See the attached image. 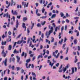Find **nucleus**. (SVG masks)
I'll return each instance as SVG.
<instances>
[{
	"mask_svg": "<svg viewBox=\"0 0 80 80\" xmlns=\"http://www.w3.org/2000/svg\"><path fill=\"white\" fill-rule=\"evenodd\" d=\"M19 25V22H18V20H17L16 21V28H18V25Z\"/></svg>",
	"mask_w": 80,
	"mask_h": 80,
	"instance_id": "nucleus-12",
	"label": "nucleus"
},
{
	"mask_svg": "<svg viewBox=\"0 0 80 80\" xmlns=\"http://www.w3.org/2000/svg\"><path fill=\"white\" fill-rule=\"evenodd\" d=\"M51 38L52 39V40L51 41V42H54V38H53V37H52Z\"/></svg>",
	"mask_w": 80,
	"mask_h": 80,
	"instance_id": "nucleus-31",
	"label": "nucleus"
},
{
	"mask_svg": "<svg viewBox=\"0 0 80 80\" xmlns=\"http://www.w3.org/2000/svg\"><path fill=\"white\" fill-rule=\"evenodd\" d=\"M22 27L23 28H25L24 31H26V29H27V27L25 26V24L24 23H22Z\"/></svg>",
	"mask_w": 80,
	"mask_h": 80,
	"instance_id": "nucleus-9",
	"label": "nucleus"
},
{
	"mask_svg": "<svg viewBox=\"0 0 80 80\" xmlns=\"http://www.w3.org/2000/svg\"><path fill=\"white\" fill-rule=\"evenodd\" d=\"M40 3L41 4H42V3H43V0H41L40 1Z\"/></svg>",
	"mask_w": 80,
	"mask_h": 80,
	"instance_id": "nucleus-59",
	"label": "nucleus"
},
{
	"mask_svg": "<svg viewBox=\"0 0 80 80\" xmlns=\"http://www.w3.org/2000/svg\"><path fill=\"white\" fill-rule=\"evenodd\" d=\"M27 52L25 53V55H24V58H26V57H27Z\"/></svg>",
	"mask_w": 80,
	"mask_h": 80,
	"instance_id": "nucleus-48",
	"label": "nucleus"
},
{
	"mask_svg": "<svg viewBox=\"0 0 80 80\" xmlns=\"http://www.w3.org/2000/svg\"><path fill=\"white\" fill-rule=\"evenodd\" d=\"M8 34L9 35H12V32H11L9 31L8 32Z\"/></svg>",
	"mask_w": 80,
	"mask_h": 80,
	"instance_id": "nucleus-45",
	"label": "nucleus"
},
{
	"mask_svg": "<svg viewBox=\"0 0 80 80\" xmlns=\"http://www.w3.org/2000/svg\"><path fill=\"white\" fill-rule=\"evenodd\" d=\"M74 3L76 4V3H77V0H74Z\"/></svg>",
	"mask_w": 80,
	"mask_h": 80,
	"instance_id": "nucleus-49",
	"label": "nucleus"
},
{
	"mask_svg": "<svg viewBox=\"0 0 80 80\" xmlns=\"http://www.w3.org/2000/svg\"><path fill=\"white\" fill-rule=\"evenodd\" d=\"M4 80H7V77H6L4 79Z\"/></svg>",
	"mask_w": 80,
	"mask_h": 80,
	"instance_id": "nucleus-63",
	"label": "nucleus"
},
{
	"mask_svg": "<svg viewBox=\"0 0 80 80\" xmlns=\"http://www.w3.org/2000/svg\"><path fill=\"white\" fill-rule=\"evenodd\" d=\"M45 23H46V21H44L43 22H41V24L42 25V26H43V25H45Z\"/></svg>",
	"mask_w": 80,
	"mask_h": 80,
	"instance_id": "nucleus-18",
	"label": "nucleus"
},
{
	"mask_svg": "<svg viewBox=\"0 0 80 80\" xmlns=\"http://www.w3.org/2000/svg\"><path fill=\"white\" fill-rule=\"evenodd\" d=\"M17 53V50H15L14 51L13 53Z\"/></svg>",
	"mask_w": 80,
	"mask_h": 80,
	"instance_id": "nucleus-64",
	"label": "nucleus"
},
{
	"mask_svg": "<svg viewBox=\"0 0 80 80\" xmlns=\"http://www.w3.org/2000/svg\"><path fill=\"white\" fill-rule=\"evenodd\" d=\"M73 32L72 31H70L69 32V33H71V34H73Z\"/></svg>",
	"mask_w": 80,
	"mask_h": 80,
	"instance_id": "nucleus-37",
	"label": "nucleus"
},
{
	"mask_svg": "<svg viewBox=\"0 0 80 80\" xmlns=\"http://www.w3.org/2000/svg\"><path fill=\"white\" fill-rule=\"evenodd\" d=\"M45 8H43L42 9V13H43L45 12Z\"/></svg>",
	"mask_w": 80,
	"mask_h": 80,
	"instance_id": "nucleus-28",
	"label": "nucleus"
},
{
	"mask_svg": "<svg viewBox=\"0 0 80 80\" xmlns=\"http://www.w3.org/2000/svg\"><path fill=\"white\" fill-rule=\"evenodd\" d=\"M67 26L65 25L64 28V30L66 31V30H67Z\"/></svg>",
	"mask_w": 80,
	"mask_h": 80,
	"instance_id": "nucleus-38",
	"label": "nucleus"
},
{
	"mask_svg": "<svg viewBox=\"0 0 80 80\" xmlns=\"http://www.w3.org/2000/svg\"><path fill=\"white\" fill-rule=\"evenodd\" d=\"M22 5L24 6V8H25V7H28V2L26 5V3H25V2H22Z\"/></svg>",
	"mask_w": 80,
	"mask_h": 80,
	"instance_id": "nucleus-5",
	"label": "nucleus"
},
{
	"mask_svg": "<svg viewBox=\"0 0 80 80\" xmlns=\"http://www.w3.org/2000/svg\"><path fill=\"white\" fill-rule=\"evenodd\" d=\"M48 63H49V65L50 66L52 67V66L53 65L54 63H56V61H53V62L52 63H51V62H50V60H48Z\"/></svg>",
	"mask_w": 80,
	"mask_h": 80,
	"instance_id": "nucleus-4",
	"label": "nucleus"
},
{
	"mask_svg": "<svg viewBox=\"0 0 80 80\" xmlns=\"http://www.w3.org/2000/svg\"><path fill=\"white\" fill-rule=\"evenodd\" d=\"M52 26H53V27H55V23L53 22L52 24Z\"/></svg>",
	"mask_w": 80,
	"mask_h": 80,
	"instance_id": "nucleus-52",
	"label": "nucleus"
},
{
	"mask_svg": "<svg viewBox=\"0 0 80 80\" xmlns=\"http://www.w3.org/2000/svg\"><path fill=\"white\" fill-rule=\"evenodd\" d=\"M63 39H61V41H59V42H58V43L59 44H62V42H63Z\"/></svg>",
	"mask_w": 80,
	"mask_h": 80,
	"instance_id": "nucleus-22",
	"label": "nucleus"
},
{
	"mask_svg": "<svg viewBox=\"0 0 80 80\" xmlns=\"http://www.w3.org/2000/svg\"><path fill=\"white\" fill-rule=\"evenodd\" d=\"M32 41H30V44L29 45L30 47L32 46Z\"/></svg>",
	"mask_w": 80,
	"mask_h": 80,
	"instance_id": "nucleus-35",
	"label": "nucleus"
},
{
	"mask_svg": "<svg viewBox=\"0 0 80 80\" xmlns=\"http://www.w3.org/2000/svg\"><path fill=\"white\" fill-rule=\"evenodd\" d=\"M27 32L28 33V34H27V35H29V33H30V31L29 30V29L28 28L27 30Z\"/></svg>",
	"mask_w": 80,
	"mask_h": 80,
	"instance_id": "nucleus-23",
	"label": "nucleus"
},
{
	"mask_svg": "<svg viewBox=\"0 0 80 80\" xmlns=\"http://www.w3.org/2000/svg\"><path fill=\"white\" fill-rule=\"evenodd\" d=\"M37 27H41V24L40 23H38L37 25Z\"/></svg>",
	"mask_w": 80,
	"mask_h": 80,
	"instance_id": "nucleus-26",
	"label": "nucleus"
},
{
	"mask_svg": "<svg viewBox=\"0 0 80 80\" xmlns=\"http://www.w3.org/2000/svg\"><path fill=\"white\" fill-rule=\"evenodd\" d=\"M8 50H12V46L11 45H9L8 48Z\"/></svg>",
	"mask_w": 80,
	"mask_h": 80,
	"instance_id": "nucleus-20",
	"label": "nucleus"
},
{
	"mask_svg": "<svg viewBox=\"0 0 80 80\" xmlns=\"http://www.w3.org/2000/svg\"><path fill=\"white\" fill-rule=\"evenodd\" d=\"M53 55L54 57H55V58H58V57H59V56L60 55V52L58 53L57 56L56 54H55V52H53Z\"/></svg>",
	"mask_w": 80,
	"mask_h": 80,
	"instance_id": "nucleus-6",
	"label": "nucleus"
},
{
	"mask_svg": "<svg viewBox=\"0 0 80 80\" xmlns=\"http://www.w3.org/2000/svg\"><path fill=\"white\" fill-rule=\"evenodd\" d=\"M56 17V14H53L52 17H51V18H54Z\"/></svg>",
	"mask_w": 80,
	"mask_h": 80,
	"instance_id": "nucleus-24",
	"label": "nucleus"
},
{
	"mask_svg": "<svg viewBox=\"0 0 80 80\" xmlns=\"http://www.w3.org/2000/svg\"><path fill=\"white\" fill-rule=\"evenodd\" d=\"M35 56H34L33 57L32 59V61H34V60H35Z\"/></svg>",
	"mask_w": 80,
	"mask_h": 80,
	"instance_id": "nucleus-55",
	"label": "nucleus"
},
{
	"mask_svg": "<svg viewBox=\"0 0 80 80\" xmlns=\"http://www.w3.org/2000/svg\"><path fill=\"white\" fill-rule=\"evenodd\" d=\"M72 74H73V73H74L75 71H74V68H72Z\"/></svg>",
	"mask_w": 80,
	"mask_h": 80,
	"instance_id": "nucleus-29",
	"label": "nucleus"
},
{
	"mask_svg": "<svg viewBox=\"0 0 80 80\" xmlns=\"http://www.w3.org/2000/svg\"><path fill=\"white\" fill-rule=\"evenodd\" d=\"M78 68V70L80 69V62H79L77 63Z\"/></svg>",
	"mask_w": 80,
	"mask_h": 80,
	"instance_id": "nucleus-13",
	"label": "nucleus"
},
{
	"mask_svg": "<svg viewBox=\"0 0 80 80\" xmlns=\"http://www.w3.org/2000/svg\"><path fill=\"white\" fill-rule=\"evenodd\" d=\"M2 49L3 50L2 51V55L3 56V57L5 58L6 56H7V53H6L5 52H4V46H2L1 47Z\"/></svg>",
	"mask_w": 80,
	"mask_h": 80,
	"instance_id": "nucleus-3",
	"label": "nucleus"
},
{
	"mask_svg": "<svg viewBox=\"0 0 80 80\" xmlns=\"http://www.w3.org/2000/svg\"><path fill=\"white\" fill-rule=\"evenodd\" d=\"M16 44H17V42H15L14 45L13 46V47L14 48V47H15V45H16Z\"/></svg>",
	"mask_w": 80,
	"mask_h": 80,
	"instance_id": "nucleus-43",
	"label": "nucleus"
},
{
	"mask_svg": "<svg viewBox=\"0 0 80 80\" xmlns=\"http://www.w3.org/2000/svg\"><path fill=\"white\" fill-rule=\"evenodd\" d=\"M79 35V32H78L77 33V36L78 37Z\"/></svg>",
	"mask_w": 80,
	"mask_h": 80,
	"instance_id": "nucleus-62",
	"label": "nucleus"
},
{
	"mask_svg": "<svg viewBox=\"0 0 80 80\" xmlns=\"http://www.w3.org/2000/svg\"><path fill=\"white\" fill-rule=\"evenodd\" d=\"M58 29V27H56L55 28V31L57 32V31Z\"/></svg>",
	"mask_w": 80,
	"mask_h": 80,
	"instance_id": "nucleus-44",
	"label": "nucleus"
},
{
	"mask_svg": "<svg viewBox=\"0 0 80 80\" xmlns=\"http://www.w3.org/2000/svg\"><path fill=\"white\" fill-rule=\"evenodd\" d=\"M30 59H28L26 60L27 63H26V66L27 68H30V67L31 66V64H29L28 67V62H30Z\"/></svg>",
	"mask_w": 80,
	"mask_h": 80,
	"instance_id": "nucleus-2",
	"label": "nucleus"
},
{
	"mask_svg": "<svg viewBox=\"0 0 80 80\" xmlns=\"http://www.w3.org/2000/svg\"><path fill=\"white\" fill-rule=\"evenodd\" d=\"M60 15H61V17H63V16H64V14H63V12H61Z\"/></svg>",
	"mask_w": 80,
	"mask_h": 80,
	"instance_id": "nucleus-30",
	"label": "nucleus"
},
{
	"mask_svg": "<svg viewBox=\"0 0 80 80\" xmlns=\"http://www.w3.org/2000/svg\"><path fill=\"white\" fill-rule=\"evenodd\" d=\"M74 43L75 44H77V40L75 39L74 41Z\"/></svg>",
	"mask_w": 80,
	"mask_h": 80,
	"instance_id": "nucleus-40",
	"label": "nucleus"
},
{
	"mask_svg": "<svg viewBox=\"0 0 80 80\" xmlns=\"http://www.w3.org/2000/svg\"><path fill=\"white\" fill-rule=\"evenodd\" d=\"M6 17L7 18H8V17L9 18H10V15H9V14H8V12H7L6 13Z\"/></svg>",
	"mask_w": 80,
	"mask_h": 80,
	"instance_id": "nucleus-16",
	"label": "nucleus"
},
{
	"mask_svg": "<svg viewBox=\"0 0 80 80\" xmlns=\"http://www.w3.org/2000/svg\"><path fill=\"white\" fill-rule=\"evenodd\" d=\"M32 75L33 76L34 75L35 77H36V75L35 74V72H32Z\"/></svg>",
	"mask_w": 80,
	"mask_h": 80,
	"instance_id": "nucleus-33",
	"label": "nucleus"
},
{
	"mask_svg": "<svg viewBox=\"0 0 80 80\" xmlns=\"http://www.w3.org/2000/svg\"><path fill=\"white\" fill-rule=\"evenodd\" d=\"M10 22H8V24L7 25V26L8 27H10Z\"/></svg>",
	"mask_w": 80,
	"mask_h": 80,
	"instance_id": "nucleus-47",
	"label": "nucleus"
},
{
	"mask_svg": "<svg viewBox=\"0 0 80 80\" xmlns=\"http://www.w3.org/2000/svg\"><path fill=\"white\" fill-rule=\"evenodd\" d=\"M20 17H21V16L20 15L19 16H17V18H18V19H20Z\"/></svg>",
	"mask_w": 80,
	"mask_h": 80,
	"instance_id": "nucleus-53",
	"label": "nucleus"
},
{
	"mask_svg": "<svg viewBox=\"0 0 80 80\" xmlns=\"http://www.w3.org/2000/svg\"><path fill=\"white\" fill-rule=\"evenodd\" d=\"M31 68H34V65H33V64H32L31 65Z\"/></svg>",
	"mask_w": 80,
	"mask_h": 80,
	"instance_id": "nucleus-56",
	"label": "nucleus"
},
{
	"mask_svg": "<svg viewBox=\"0 0 80 80\" xmlns=\"http://www.w3.org/2000/svg\"><path fill=\"white\" fill-rule=\"evenodd\" d=\"M16 69L17 71H18L20 69V67H17Z\"/></svg>",
	"mask_w": 80,
	"mask_h": 80,
	"instance_id": "nucleus-39",
	"label": "nucleus"
},
{
	"mask_svg": "<svg viewBox=\"0 0 80 80\" xmlns=\"http://www.w3.org/2000/svg\"><path fill=\"white\" fill-rule=\"evenodd\" d=\"M78 51H80V47L79 46H78Z\"/></svg>",
	"mask_w": 80,
	"mask_h": 80,
	"instance_id": "nucleus-54",
	"label": "nucleus"
},
{
	"mask_svg": "<svg viewBox=\"0 0 80 80\" xmlns=\"http://www.w3.org/2000/svg\"><path fill=\"white\" fill-rule=\"evenodd\" d=\"M16 58H17V62H19L20 61V58L18 56H16Z\"/></svg>",
	"mask_w": 80,
	"mask_h": 80,
	"instance_id": "nucleus-11",
	"label": "nucleus"
},
{
	"mask_svg": "<svg viewBox=\"0 0 80 80\" xmlns=\"http://www.w3.org/2000/svg\"><path fill=\"white\" fill-rule=\"evenodd\" d=\"M63 29H64V28L63 26H62V27L61 28V32L62 33V32H63Z\"/></svg>",
	"mask_w": 80,
	"mask_h": 80,
	"instance_id": "nucleus-36",
	"label": "nucleus"
},
{
	"mask_svg": "<svg viewBox=\"0 0 80 80\" xmlns=\"http://www.w3.org/2000/svg\"><path fill=\"white\" fill-rule=\"evenodd\" d=\"M22 36V34H19L18 37V38H20V37Z\"/></svg>",
	"mask_w": 80,
	"mask_h": 80,
	"instance_id": "nucleus-60",
	"label": "nucleus"
},
{
	"mask_svg": "<svg viewBox=\"0 0 80 80\" xmlns=\"http://www.w3.org/2000/svg\"><path fill=\"white\" fill-rule=\"evenodd\" d=\"M2 38H4L5 37V34H3L2 36Z\"/></svg>",
	"mask_w": 80,
	"mask_h": 80,
	"instance_id": "nucleus-57",
	"label": "nucleus"
},
{
	"mask_svg": "<svg viewBox=\"0 0 80 80\" xmlns=\"http://www.w3.org/2000/svg\"><path fill=\"white\" fill-rule=\"evenodd\" d=\"M30 39L31 40H32L33 39V38H28V41H27V43L28 44L29 43V42H30Z\"/></svg>",
	"mask_w": 80,
	"mask_h": 80,
	"instance_id": "nucleus-14",
	"label": "nucleus"
},
{
	"mask_svg": "<svg viewBox=\"0 0 80 80\" xmlns=\"http://www.w3.org/2000/svg\"><path fill=\"white\" fill-rule=\"evenodd\" d=\"M51 27V26L50 25H49L48 27L49 29H50L51 28V30H50L48 32V36H49L50 35V34H51V33H52V32H53V26H52L51 28H50Z\"/></svg>",
	"mask_w": 80,
	"mask_h": 80,
	"instance_id": "nucleus-1",
	"label": "nucleus"
},
{
	"mask_svg": "<svg viewBox=\"0 0 80 80\" xmlns=\"http://www.w3.org/2000/svg\"><path fill=\"white\" fill-rule=\"evenodd\" d=\"M27 20H28V18L26 17H23L22 18V21H23V22H25V21H27Z\"/></svg>",
	"mask_w": 80,
	"mask_h": 80,
	"instance_id": "nucleus-10",
	"label": "nucleus"
},
{
	"mask_svg": "<svg viewBox=\"0 0 80 80\" xmlns=\"http://www.w3.org/2000/svg\"><path fill=\"white\" fill-rule=\"evenodd\" d=\"M12 62H15V58L14 57L13 58H12Z\"/></svg>",
	"mask_w": 80,
	"mask_h": 80,
	"instance_id": "nucleus-46",
	"label": "nucleus"
},
{
	"mask_svg": "<svg viewBox=\"0 0 80 80\" xmlns=\"http://www.w3.org/2000/svg\"><path fill=\"white\" fill-rule=\"evenodd\" d=\"M62 67H63V65L62 64L59 68V70H60V69L62 68Z\"/></svg>",
	"mask_w": 80,
	"mask_h": 80,
	"instance_id": "nucleus-58",
	"label": "nucleus"
},
{
	"mask_svg": "<svg viewBox=\"0 0 80 80\" xmlns=\"http://www.w3.org/2000/svg\"><path fill=\"white\" fill-rule=\"evenodd\" d=\"M43 58V56H40V55H39L38 57V59L39 58Z\"/></svg>",
	"mask_w": 80,
	"mask_h": 80,
	"instance_id": "nucleus-32",
	"label": "nucleus"
},
{
	"mask_svg": "<svg viewBox=\"0 0 80 80\" xmlns=\"http://www.w3.org/2000/svg\"><path fill=\"white\" fill-rule=\"evenodd\" d=\"M12 70H14V69L15 68V66H13L12 67H11Z\"/></svg>",
	"mask_w": 80,
	"mask_h": 80,
	"instance_id": "nucleus-50",
	"label": "nucleus"
},
{
	"mask_svg": "<svg viewBox=\"0 0 80 80\" xmlns=\"http://www.w3.org/2000/svg\"><path fill=\"white\" fill-rule=\"evenodd\" d=\"M25 55V52H22V53L21 55V56L22 57H23Z\"/></svg>",
	"mask_w": 80,
	"mask_h": 80,
	"instance_id": "nucleus-42",
	"label": "nucleus"
},
{
	"mask_svg": "<svg viewBox=\"0 0 80 80\" xmlns=\"http://www.w3.org/2000/svg\"><path fill=\"white\" fill-rule=\"evenodd\" d=\"M66 70H67V68H65L63 69V72H65V71H66Z\"/></svg>",
	"mask_w": 80,
	"mask_h": 80,
	"instance_id": "nucleus-61",
	"label": "nucleus"
},
{
	"mask_svg": "<svg viewBox=\"0 0 80 80\" xmlns=\"http://www.w3.org/2000/svg\"><path fill=\"white\" fill-rule=\"evenodd\" d=\"M31 23L32 25L31 29V30H32L33 29V27H34V23L32 22V21L31 22Z\"/></svg>",
	"mask_w": 80,
	"mask_h": 80,
	"instance_id": "nucleus-17",
	"label": "nucleus"
},
{
	"mask_svg": "<svg viewBox=\"0 0 80 80\" xmlns=\"http://www.w3.org/2000/svg\"><path fill=\"white\" fill-rule=\"evenodd\" d=\"M12 14L13 15H17L18 13H17V11H15Z\"/></svg>",
	"mask_w": 80,
	"mask_h": 80,
	"instance_id": "nucleus-15",
	"label": "nucleus"
},
{
	"mask_svg": "<svg viewBox=\"0 0 80 80\" xmlns=\"http://www.w3.org/2000/svg\"><path fill=\"white\" fill-rule=\"evenodd\" d=\"M59 63H57L56 65V67H58V66H59Z\"/></svg>",
	"mask_w": 80,
	"mask_h": 80,
	"instance_id": "nucleus-51",
	"label": "nucleus"
},
{
	"mask_svg": "<svg viewBox=\"0 0 80 80\" xmlns=\"http://www.w3.org/2000/svg\"><path fill=\"white\" fill-rule=\"evenodd\" d=\"M19 7L20 8H22V5H19L17 4V8L18 9L19 8Z\"/></svg>",
	"mask_w": 80,
	"mask_h": 80,
	"instance_id": "nucleus-21",
	"label": "nucleus"
},
{
	"mask_svg": "<svg viewBox=\"0 0 80 80\" xmlns=\"http://www.w3.org/2000/svg\"><path fill=\"white\" fill-rule=\"evenodd\" d=\"M1 44L2 45H6V41H5L4 42H3V41H2V42Z\"/></svg>",
	"mask_w": 80,
	"mask_h": 80,
	"instance_id": "nucleus-19",
	"label": "nucleus"
},
{
	"mask_svg": "<svg viewBox=\"0 0 80 80\" xmlns=\"http://www.w3.org/2000/svg\"><path fill=\"white\" fill-rule=\"evenodd\" d=\"M65 45H66V43H64L62 46V48L64 49V50L65 49Z\"/></svg>",
	"mask_w": 80,
	"mask_h": 80,
	"instance_id": "nucleus-27",
	"label": "nucleus"
},
{
	"mask_svg": "<svg viewBox=\"0 0 80 80\" xmlns=\"http://www.w3.org/2000/svg\"><path fill=\"white\" fill-rule=\"evenodd\" d=\"M61 35V33H59L58 35V36L59 37V39H60V38H61V36H60Z\"/></svg>",
	"mask_w": 80,
	"mask_h": 80,
	"instance_id": "nucleus-41",
	"label": "nucleus"
},
{
	"mask_svg": "<svg viewBox=\"0 0 80 80\" xmlns=\"http://www.w3.org/2000/svg\"><path fill=\"white\" fill-rule=\"evenodd\" d=\"M7 58H6L4 60V61H3V63H4L5 66L6 67L7 66Z\"/></svg>",
	"mask_w": 80,
	"mask_h": 80,
	"instance_id": "nucleus-8",
	"label": "nucleus"
},
{
	"mask_svg": "<svg viewBox=\"0 0 80 80\" xmlns=\"http://www.w3.org/2000/svg\"><path fill=\"white\" fill-rule=\"evenodd\" d=\"M47 17V16H42V17H41L40 18H42V19H44V18H46Z\"/></svg>",
	"mask_w": 80,
	"mask_h": 80,
	"instance_id": "nucleus-25",
	"label": "nucleus"
},
{
	"mask_svg": "<svg viewBox=\"0 0 80 80\" xmlns=\"http://www.w3.org/2000/svg\"><path fill=\"white\" fill-rule=\"evenodd\" d=\"M13 3H14V2H13V0H11V6H12L13 5Z\"/></svg>",
	"mask_w": 80,
	"mask_h": 80,
	"instance_id": "nucleus-34",
	"label": "nucleus"
},
{
	"mask_svg": "<svg viewBox=\"0 0 80 80\" xmlns=\"http://www.w3.org/2000/svg\"><path fill=\"white\" fill-rule=\"evenodd\" d=\"M8 3V1H6V4L7 5H8V6H6V8H8V7H10V2H9V3Z\"/></svg>",
	"mask_w": 80,
	"mask_h": 80,
	"instance_id": "nucleus-7",
	"label": "nucleus"
}]
</instances>
